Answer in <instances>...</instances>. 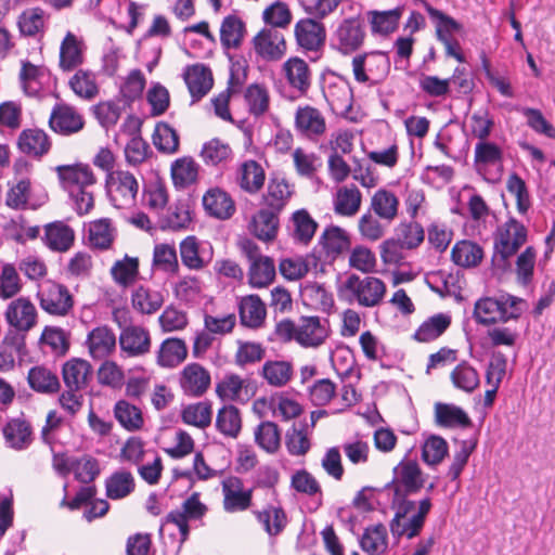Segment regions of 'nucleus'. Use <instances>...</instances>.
Here are the masks:
<instances>
[{"label": "nucleus", "mask_w": 555, "mask_h": 555, "mask_svg": "<svg viewBox=\"0 0 555 555\" xmlns=\"http://www.w3.org/2000/svg\"><path fill=\"white\" fill-rule=\"evenodd\" d=\"M61 188L68 194L72 207L79 216L94 207L93 186L96 178L88 165H60L55 168Z\"/></svg>", "instance_id": "1"}, {"label": "nucleus", "mask_w": 555, "mask_h": 555, "mask_svg": "<svg viewBox=\"0 0 555 555\" xmlns=\"http://www.w3.org/2000/svg\"><path fill=\"white\" fill-rule=\"evenodd\" d=\"M395 515L389 522L392 537L397 540H412L421 534L426 518L433 507L431 499L426 496L415 501L390 502Z\"/></svg>", "instance_id": "2"}, {"label": "nucleus", "mask_w": 555, "mask_h": 555, "mask_svg": "<svg viewBox=\"0 0 555 555\" xmlns=\"http://www.w3.org/2000/svg\"><path fill=\"white\" fill-rule=\"evenodd\" d=\"M275 334L283 341L295 340L301 347L317 348L328 337V322L317 315L301 317L297 323L286 319L276 324Z\"/></svg>", "instance_id": "3"}, {"label": "nucleus", "mask_w": 555, "mask_h": 555, "mask_svg": "<svg viewBox=\"0 0 555 555\" xmlns=\"http://www.w3.org/2000/svg\"><path fill=\"white\" fill-rule=\"evenodd\" d=\"M525 300L511 294H500L495 297H483L476 301L474 318L477 323L492 325L506 323L520 318Z\"/></svg>", "instance_id": "4"}, {"label": "nucleus", "mask_w": 555, "mask_h": 555, "mask_svg": "<svg viewBox=\"0 0 555 555\" xmlns=\"http://www.w3.org/2000/svg\"><path fill=\"white\" fill-rule=\"evenodd\" d=\"M386 292V284L380 279L371 275L361 278L357 274L348 275L338 288L340 299L362 308L379 306Z\"/></svg>", "instance_id": "5"}, {"label": "nucleus", "mask_w": 555, "mask_h": 555, "mask_svg": "<svg viewBox=\"0 0 555 555\" xmlns=\"http://www.w3.org/2000/svg\"><path fill=\"white\" fill-rule=\"evenodd\" d=\"M527 228L513 217L500 224L493 233V263L505 268L508 259L527 242Z\"/></svg>", "instance_id": "6"}, {"label": "nucleus", "mask_w": 555, "mask_h": 555, "mask_svg": "<svg viewBox=\"0 0 555 555\" xmlns=\"http://www.w3.org/2000/svg\"><path fill=\"white\" fill-rule=\"evenodd\" d=\"M424 485L425 477L417 462L404 459L393 468L392 480L385 491L390 502L411 501L409 496L418 493Z\"/></svg>", "instance_id": "7"}, {"label": "nucleus", "mask_w": 555, "mask_h": 555, "mask_svg": "<svg viewBox=\"0 0 555 555\" xmlns=\"http://www.w3.org/2000/svg\"><path fill=\"white\" fill-rule=\"evenodd\" d=\"M106 194L111 204L118 209H129L135 205L139 181L133 173L115 170L106 175Z\"/></svg>", "instance_id": "8"}, {"label": "nucleus", "mask_w": 555, "mask_h": 555, "mask_svg": "<svg viewBox=\"0 0 555 555\" xmlns=\"http://www.w3.org/2000/svg\"><path fill=\"white\" fill-rule=\"evenodd\" d=\"M352 72L358 82L378 85L386 79L390 72L389 56L382 51L357 55L352 60Z\"/></svg>", "instance_id": "9"}, {"label": "nucleus", "mask_w": 555, "mask_h": 555, "mask_svg": "<svg viewBox=\"0 0 555 555\" xmlns=\"http://www.w3.org/2000/svg\"><path fill=\"white\" fill-rule=\"evenodd\" d=\"M294 130L302 140L319 143L327 132L325 115L310 104L299 105L294 114Z\"/></svg>", "instance_id": "10"}, {"label": "nucleus", "mask_w": 555, "mask_h": 555, "mask_svg": "<svg viewBox=\"0 0 555 555\" xmlns=\"http://www.w3.org/2000/svg\"><path fill=\"white\" fill-rule=\"evenodd\" d=\"M48 199V192L40 185L33 186L28 178L12 183L5 194V205L15 210H36Z\"/></svg>", "instance_id": "11"}, {"label": "nucleus", "mask_w": 555, "mask_h": 555, "mask_svg": "<svg viewBox=\"0 0 555 555\" xmlns=\"http://www.w3.org/2000/svg\"><path fill=\"white\" fill-rule=\"evenodd\" d=\"M222 507L227 513H241L253 506V488H245L237 476H228L221 481Z\"/></svg>", "instance_id": "12"}, {"label": "nucleus", "mask_w": 555, "mask_h": 555, "mask_svg": "<svg viewBox=\"0 0 555 555\" xmlns=\"http://www.w3.org/2000/svg\"><path fill=\"white\" fill-rule=\"evenodd\" d=\"M42 310L52 315L64 317L74 306L73 297L65 285L48 281L37 293Z\"/></svg>", "instance_id": "13"}, {"label": "nucleus", "mask_w": 555, "mask_h": 555, "mask_svg": "<svg viewBox=\"0 0 555 555\" xmlns=\"http://www.w3.org/2000/svg\"><path fill=\"white\" fill-rule=\"evenodd\" d=\"M182 264L190 270L199 271L206 268L214 259V247L208 241H201L189 235L179 244Z\"/></svg>", "instance_id": "14"}, {"label": "nucleus", "mask_w": 555, "mask_h": 555, "mask_svg": "<svg viewBox=\"0 0 555 555\" xmlns=\"http://www.w3.org/2000/svg\"><path fill=\"white\" fill-rule=\"evenodd\" d=\"M48 124L54 133L69 137L83 129L85 118L74 106L56 103L52 107Z\"/></svg>", "instance_id": "15"}, {"label": "nucleus", "mask_w": 555, "mask_h": 555, "mask_svg": "<svg viewBox=\"0 0 555 555\" xmlns=\"http://www.w3.org/2000/svg\"><path fill=\"white\" fill-rule=\"evenodd\" d=\"M256 54L264 61L275 62L286 53V42L281 31L263 28L253 38Z\"/></svg>", "instance_id": "16"}, {"label": "nucleus", "mask_w": 555, "mask_h": 555, "mask_svg": "<svg viewBox=\"0 0 555 555\" xmlns=\"http://www.w3.org/2000/svg\"><path fill=\"white\" fill-rule=\"evenodd\" d=\"M364 38L365 27L360 16L344 20L334 34L337 49L344 54L357 51Z\"/></svg>", "instance_id": "17"}, {"label": "nucleus", "mask_w": 555, "mask_h": 555, "mask_svg": "<svg viewBox=\"0 0 555 555\" xmlns=\"http://www.w3.org/2000/svg\"><path fill=\"white\" fill-rule=\"evenodd\" d=\"M294 33L298 46L306 51L315 52L325 44V26L315 17L299 20L294 27Z\"/></svg>", "instance_id": "18"}, {"label": "nucleus", "mask_w": 555, "mask_h": 555, "mask_svg": "<svg viewBox=\"0 0 555 555\" xmlns=\"http://www.w3.org/2000/svg\"><path fill=\"white\" fill-rule=\"evenodd\" d=\"M283 72L296 98L308 94L312 83V72L305 60L296 56L288 59L283 64Z\"/></svg>", "instance_id": "19"}, {"label": "nucleus", "mask_w": 555, "mask_h": 555, "mask_svg": "<svg viewBox=\"0 0 555 555\" xmlns=\"http://www.w3.org/2000/svg\"><path fill=\"white\" fill-rule=\"evenodd\" d=\"M152 346L147 328L141 325H129L121 330L119 347L128 357H141L150 352Z\"/></svg>", "instance_id": "20"}, {"label": "nucleus", "mask_w": 555, "mask_h": 555, "mask_svg": "<svg viewBox=\"0 0 555 555\" xmlns=\"http://www.w3.org/2000/svg\"><path fill=\"white\" fill-rule=\"evenodd\" d=\"M234 180L242 191L254 195L262 190L266 182V171L257 160L247 159L238 164Z\"/></svg>", "instance_id": "21"}, {"label": "nucleus", "mask_w": 555, "mask_h": 555, "mask_svg": "<svg viewBox=\"0 0 555 555\" xmlns=\"http://www.w3.org/2000/svg\"><path fill=\"white\" fill-rule=\"evenodd\" d=\"M4 317L11 327L28 332L36 324L37 310L28 298L20 297L9 304Z\"/></svg>", "instance_id": "22"}, {"label": "nucleus", "mask_w": 555, "mask_h": 555, "mask_svg": "<svg viewBox=\"0 0 555 555\" xmlns=\"http://www.w3.org/2000/svg\"><path fill=\"white\" fill-rule=\"evenodd\" d=\"M464 68L456 67L450 78L441 79L438 76L423 75L420 79V89L429 96L440 98L444 96L450 91V85L454 83L463 92L472 89V83L468 79L463 81L459 80V74H463Z\"/></svg>", "instance_id": "23"}, {"label": "nucleus", "mask_w": 555, "mask_h": 555, "mask_svg": "<svg viewBox=\"0 0 555 555\" xmlns=\"http://www.w3.org/2000/svg\"><path fill=\"white\" fill-rule=\"evenodd\" d=\"M85 43L72 31H67L60 46L59 67L64 73L77 69L85 61Z\"/></svg>", "instance_id": "24"}, {"label": "nucleus", "mask_w": 555, "mask_h": 555, "mask_svg": "<svg viewBox=\"0 0 555 555\" xmlns=\"http://www.w3.org/2000/svg\"><path fill=\"white\" fill-rule=\"evenodd\" d=\"M179 383L186 396L201 397L210 385V374L201 364L190 363L180 373Z\"/></svg>", "instance_id": "25"}, {"label": "nucleus", "mask_w": 555, "mask_h": 555, "mask_svg": "<svg viewBox=\"0 0 555 555\" xmlns=\"http://www.w3.org/2000/svg\"><path fill=\"white\" fill-rule=\"evenodd\" d=\"M51 146V139L42 129H24L17 138L18 150L34 158L40 159L47 155Z\"/></svg>", "instance_id": "26"}, {"label": "nucleus", "mask_w": 555, "mask_h": 555, "mask_svg": "<svg viewBox=\"0 0 555 555\" xmlns=\"http://www.w3.org/2000/svg\"><path fill=\"white\" fill-rule=\"evenodd\" d=\"M184 80L193 102L203 99L214 85L212 73L204 64L188 66L184 73Z\"/></svg>", "instance_id": "27"}, {"label": "nucleus", "mask_w": 555, "mask_h": 555, "mask_svg": "<svg viewBox=\"0 0 555 555\" xmlns=\"http://www.w3.org/2000/svg\"><path fill=\"white\" fill-rule=\"evenodd\" d=\"M75 232L63 221H54L44 225L43 244L53 251H67L74 244Z\"/></svg>", "instance_id": "28"}, {"label": "nucleus", "mask_w": 555, "mask_h": 555, "mask_svg": "<svg viewBox=\"0 0 555 555\" xmlns=\"http://www.w3.org/2000/svg\"><path fill=\"white\" fill-rule=\"evenodd\" d=\"M404 5H397L391 10H372L367 12L371 31L374 35L388 36L399 27L400 20L404 13Z\"/></svg>", "instance_id": "29"}, {"label": "nucleus", "mask_w": 555, "mask_h": 555, "mask_svg": "<svg viewBox=\"0 0 555 555\" xmlns=\"http://www.w3.org/2000/svg\"><path fill=\"white\" fill-rule=\"evenodd\" d=\"M86 345L93 359H104L115 350V333L106 325L94 327L89 332Z\"/></svg>", "instance_id": "30"}, {"label": "nucleus", "mask_w": 555, "mask_h": 555, "mask_svg": "<svg viewBox=\"0 0 555 555\" xmlns=\"http://www.w3.org/2000/svg\"><path fill=\"white\" fill-rule=\"evenodd\" d=\"M361 204L362 193L354 184L338 188L333 196V209L337 216L353 217Z\"/></svg>", "instance_id": "31"}, {"label": "nucleus", "mask_w": 555, "mask_h": 555, "mask_svg": "<svg viewBox=\"0 0 555 555\" xmlns=\"http://www.w3.org/2000/svg\"><path fill=\"white\" fill-rule=\"evenodd\" d=\"M62 375L66 388L81 390L88 386L92 375V367L88 361L73 358L64 363Z\"/></svg>", "instance_id": "32"}, {"label": "nucleus", "mask_w": 555, "mask_h": 555, "mask_svg": "<svg viewBox=\"0 0 555 555\" xmlns=\"http://www.w3.org/2000/svg\"><path fill=\"white\" fill-rule=\"evenodd\" d=\"M186 357L185 341L178 337H168L162 341L156 352V363L162 367L172 369L181 364Z\"/></svg>", "instance_id": "33"}, {"label": "nucleus", "mask_w": 555, "mask_h": 555, "mask_svg": "<svg viewBox=\"0 0 555 555\" xmlns=\"http://www.w3.org/2000/svg\"><path fill=\"white\" fill-rule=\"evenodd\" d=\"M238 314L243 326L258 328L266 320V305L258 295L242 297L238 304Z\"/></svg>", "instance_id": "34"}, {"label": "nucleus", "mask_w": 555, "mask_h": 555, "mask_svg": "<svg viewBox=\"0 0 555 555\" xmlns=\"http://www.w3.org/2000/svg\"><path fill=\"white\" fill-rule=\"evenodd\" d=\"M246 33V25L240 16L235 14L225 16L220 26V42L224 52L241 48Z\"/></svg>", "instance_id": "35"}, {"label": "nucleus", "mask_w": 555, "mask_h": 555, "mask_svg": "<svg viewBox=\"0 0 555 555\" xmlns=\"http://www.w3.org/2000/svg\"><path fill=\"white\" fill-rule=\"evenodd\" d=\"M203 206L210 216L221 220L229 219L235 212L231 196L218 188L206 192L203 196Z\"/></svg>", "instance_id": "36"}, {"label": "nucleus", "mask_w": 555, "mask_h": 555, "mask_svg": "<svg viewBox=\"0 0 555 555\" xmlns=\"http://www.w3.org/2000/svg\"><path fill=\"white\" fill-rule=\"evenodd\" d=\"M326 258L335 260L350 248L351 242L348 233L339 227H327L319 238Z\"/></svg>", "instance_id": "37"}, {"label": "nucleus", "mask_w": 555, "mask_h": 555, "mask_svg": "<svg viewBox=\"0 0 555 555\" xmlns=\"http://www.w3.org/2000/svg\"><path fill=\"white\" fill-rule=\"evenodd\" d=\"M452 323L449 313H436L427 318L414 332L413 339L418 343H430L442 336Z\"/></svg>", "instance_id": "38"}, {"label": "nucleus", "mask_w": 555, "mask_h": 555, "mask_svg": "<svg viewBox=\"0 0 555 555\" xmlns=\"http://www.w3.org/2000/svg\"><path fill=\"white\" fill-rule=\"evenodd\" d=\"M199 155L206 166L216 168H224L233 159V151L229 143L218 138L205 142Z\"/></svg>", "instance_id": "39"}, {"label": "nucleus", "mask_w": 555, "mask_h": 555, "mask_svg": "<svg viewBox=\"0 0 555 555\" xmlns=\"http://www.w3.org/2000/svg\"><path fill=\"white\" fill-rule=\"evenodd\" d=\"M503 152L499 145L489 141H478L475 145L474 167L479 175L486 176L490 167L502 165Z\"/></svg>", "instance_id": "40"}, {"label": "nucleus", "mask_w": 555, "mask_h": 555, "mask_svg": "<svg viewBox=\"0 0 555 555\" xmlns=\"http://www.w3.org/2000/svg\"><path fill=\"white\" fill-rule=\"evenodd\" d=\"M423 5L430 20L436 25V38L438 41H447L453 38L452 35L462 29V25L452 16L434 8L427 0H414Z\"/></svg>", "instance_id": "41"}, {"label": "nucleus", "mask_w": 555, "mask_h": 555, "mask_svg": "<svg viewBox=\"0 0 555 555\" xmlns=\"http://www.w3.org/2000/svg\"><path fill=\"white\" fill-rule=\"evenodd\" d=\"M318 222L306 209L296 210L291 218L288 231L294 242L308 245L315 234Z\"/></svg>", "instance_id": "42"}, {"label": "nucleus", "mask_w": 555, "mask_h": 555, "mask_svg": "<svg viewBox=\"0 0 555 555\" xmlns=\"http://www.w3.org/2000/svg\"><path fill=\"white\" fill-rule=\"evenodd\" d=\"M399 198L386 189H378L371 198L370 210L387 223L392 222L398 216Z\"/></svg>", "instance_id": "43"}, {"label": "nucleus", "mask_w": 555, "mask_h": 555, "mask_svg": "<svg viewBox=\"0 0 555 555\" xmlns=\"http://www.w3.org/2000/svg\"><path fill=\"white\" fill-rule=\"evenodd\" d=\"M256 519L270 537H276L287 526V516L280 504H268L262 511H253Z\"/></svg>", "instance_id": "44"}, {"label": "nucleus", "mask_w": 555, "mask_h": 555, "mask_svg": "<svg viewBox=\"0 0 555 555\" xmlns=\"http://www.w3.org/2000/svg\"><path fill=\"white\" fill-rule=\"evenodd\" d=\"M27 382L29 387L38 393L52 395L61 388L59 376L43 365L33 366L28 371Z\"/></svg>", "instance_id": "45"}, {"label": "nucleus", "mask_w": 555, "mask_h": 555, "mask_svg": "<svg viewBox=\"0 0 555 555\" xmlns=\"http://www.w3.org/2000/svg\"><path fill=\"white\" fill-rule=\"evenodd\" d=\"M68 86L75 95L85 101H92L100 93L96 74L90 69H77L69 78Z\"/></svg>", "instance_id": "46"}, {"label": "nucleus", "mask_w": 555, "mask_h": 555, "mask_svg": "<svg viewBox=\"0 0 555 555\" xmlns=\"http://www.w3.org/2000/svg\"><path fill=\"white\" fill-rule=\"evenodd\" d=\"M131 305L141 314H153L164 305V296L159 291L139 285L132 291Z\"/></svg>", "instance_id": "47"}, {"label": "nucleus", "mask_w": 555, "mask_h": 555, "mask_svg": "<svg viewBox=\"0 0 555 555\" xmlns=\"http://www.w3.org/2000/svg\"><path fill=\"white\" fill-rule=\"evenodd\" d=\"M435 418L436 423L442 427L468 428L472 426V420L467 413L462 408L452 403H436Z\"/></svg>", "instance_id": "48"}, {"label": "nucleus", "mask_w": 555, "mask_h": 555, "mask_svg": "<svg viewBox=\"0 0 555 555\" xmlns=\"http://www.w3.org/2000/svg\"><path fill=\"white\" fill-rule=\"evenodd\" d=\"M134 477L125 468L114 472L105 480L106 496L111 500H121L130 495L134 491Z\"/></svg>", "instance_id": "49"}, {"label": "nucleus", "mask_w": 555, "mask_h": 555, "mask_svg": "<svg viewBox=\"0 0 555 555\" xmlns=\"http://www.w3.org/2000/svg\"><path fill=\"white\" fill-rule=\"evenodd\" d=\"M310 431L306 421L294 423L285 435V447L287 452L294 456L306 455L310 448Z\"/></svg>", "instance_id": "50"}, {"label": "nucleus", "mask_w": 555, "mask_h": 555, "mask_svg": "<svg viewBox=\"0 0 555 555\" xmlns=\"http://www.w3.org/2000/svg\"><path fill=\"white\" fill-rule=\"evenodd\" d=\"M360 546L367 555H382L388 550L387 528L383 524H377L365 528L361 539Z\"/></svg>", "instance_id": "51"}, {"label": "nucleus", "mask_w": 555, "mask_h": 555, "mask_svg": "<svg viewBox=\"0 0 555 555\" xmlns=\"http://www.w3.org/2000/svg\"><path fill=\"white\" fill-rule=\"evenodd\" d=\"M483 258V249L475 242L463 240L452 248V261L462 268H475Z\"/></svg>", "instance_id": "52"}, {"label": "nucleus", "mask_w": 555, "mask_h": 555, "mask_svg": "<svg viewBox=\"0 0 555 555\" xmlns=\"http://www.w3.org/2000/svg\"><path fill=\"white\" fill-rule=\"evenodd\" d=\"M48 70L43 66H37L29 61H23L20 72V82L27 95H38L42 89Z\"/></svg>", "instance_id": "53"}, {"label": "nucleus", "mask_w": 555, "mask_h": 555, "mask_svg": "<svg viewBox=\"0 0 555 555\" xmlns=\"http://www.w3.org/2000/svg\"><path fill=\"white\" fill-rule=\"evenodd\" d=\"M113 411L120 426L128 431L140 430L144 425L141 409L125 399L118 400Z\"/></svg>", "instance_id": "54"}, {"label": "nucleus", "mask_w": 555, "mask_h": 555, "mask_svg": "<svg viewBox=\"0 0 555 555\" xmlns=\"http://www.w3.org/2000/svg\"><path fill=\"white\" fill-rule=\"evenodd\" d=\"M248 282L253 287L261 288L271 284L275 278V264L272 258L262 256L249 263Z\"/></svg>", "instance_id": "55"}, {"label": "nucleus", "mask_w": 555, "mask_h": 555, "mask_svg": "<svg viewBox=\"0 0 555 555\" xmlns=\"http://www.w3.org/2000/svg\"><path fill=\"white\" fill-rule=\"evenodd\" d=\"M279 225V214L267 208H261L253 218L250 232L262 241L275 238Z\"/></svg>", "instance_id": "56"}, {"label": "nucleus", "mask_w": 555, "mask_h": 555, "mask_svg": "<svg viewBox=\"0 0 555 555\" xmlns=\"http://www.w3.org/2000/svg\"><path fill=\"white\" fill-rule=\"evenodd\" d=\"M293 374V364L284 360H268L261 370L263 379L273 387L285 386L292 379Z\"/></svg>", "instance_id": "57"}, {"label": "nucleus", "mask_w": 555, "mask_h": 555, "mask_svg": "<svg viewBox=\"0 0 555 555\" xmlns=\"http://www.w3.org/2000/svg\"><path fill=\"white\" fill-rule=\"evenodd\" d=\"M152 267L154 270L166 274H177L179 272V261L175 245L156 244L153 249Z\"/></svg>", "instance_id": "58"}, {"label": "nucleus", "mask_w": 555, "mask_h": 555, "mask_svg": "<svg viewBox=\"0 0 555 555\" xmlns=\"http://www.w3.org/2000/svg\"><path fill=\"white\" fill-rule=\"evenodd\" d=\"M289 185L284 180L269 181L267 193L262 197L263 208L280 214L291 197Z\"/></svg>", "instance_id": "59"}, {"label": "nucleus", "mask_w": 555, "mask_h": 555, "mask_svg": "<svg viewBox=\"0 0 555 555\" xmlns=\"http://www.w3.org/2000/svg\"><path fill=\"white\" fill-rule=\"evenodd\" d=\"M3 435L11 448L22 450L31 442V428L28 422L21 418H13L3 428Z\"/></svg>", "instance_id": "60"}, {"label": "nucleus", "mask_w": 555, "mask_h": 555, "mask_svg": "<svg viewBox=\"0 0 555 555\" xmlns=\"http://www.w3.org/2000/svg\"><path fill=\"white\" fill-rule=\"evenodd\" d=\"M255 442L267 453L274 454L281 447L279 426L270 421L261 422L254 431Z\"/></svg>", "instance_id": "61"}, {"label": "nucleus", "mask_w": 555, "mask_h": 555, "mask_svg": "<svg viewBox=\"0 0 555 555\" xmlns=\"http://www.w3.org/2000/svg\"><path fill=\"white\" fill-rule=\"evenodd\" d=\"M248 113L254 117L263 116L270 107V95L266 86L260 83L249 85L244 92Z\"/></svg>", "instance_id": "62"}, {"label": "nucleus", "mask_w": 555, "mask_h": 555, "mask_svg": "<svg viewBox=\"0 0 555 555\" xmlns=\"http://www.w3.org/2000/svg\"><path fill=\"white\" fill-rule=\"evenodd\" d=\"M453 386L465 392H473L478 388L480 378L477 370L467 361L460 362L450 374Z\"/></svg>", "instance_id": "63"}, {"label": "nucleus", "mask_w": 555, "mask_h": 555, "mask_svg": "<svg viewBox=\"0 0 555 555\" xmlns=\"http://www.w3.org/2000/svg\"><path fill=\"white\" fill-rule=\"evenodd\" d=\"M216 428L225 437L236 438L242 428L240 410L234 405L222 406L217 413Z\"/></svg>", "instance_id": "64"}]
</instances>
